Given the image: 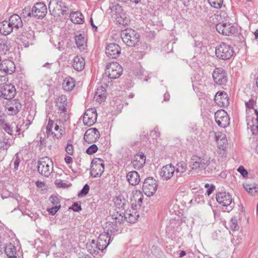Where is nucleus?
Listing matches in <instances>:
<instances>
[{"label":"nucleus","instance_id":"obj_1","mask_svg":"<svg viewBox=\"0 0 258 258\" xmlns=\"http://www.w3.org/2000/svg\"><path fill=\"white\" fill-rule=\"evenodd\" d=\"M49 9L50 12H52L51 14L53 16H60V15H69L70 16H72V15H79L80 16H83L80 12L78 11H72L69 9L68 7L64 6V4L60 1L56 2V6L55 7H53L52 6V2H50L49 5Z\"/></svg>","mask_w":258,"mask_h":258},{"label":"nucleus","instance_id":"obj_2","mask_svg":"<svg viewBox=\"0 0 258 258\" xmlns=\"http://www.w3.org/2000/svg\"><path fill=\"white\" fill-rule=\"evenodd\" d=\"M122 67L116 62H113L108 64L105 69V73L103 75L102 83L106 85V83L104 82L107 78L110 79H115L118 78L122 74Z\"/></svg>","mask_w":258,"mask_h":258},{"label":"nucleus","instance_id":"obj_3","mask_svg":"<svg viewBox=\"0 0 258 258\" xmlns=\"http://www.w3.org/2000/svg\"><path fill=\"white\" fill-rule=\"evenodd\" d=\"M234 53L233 47L225 42H221L215 48L216 55L220 59H229L233 56Z\"/></svg>","mask_w":258,"mask_h":258},{"label":"nucleus","instance_id":"obj_4","mask_svg":"<svg viewBox=\"0 0 258 258\" xmlns=\"http://www.w3.org/2000/svg\"><path fill=\"white\" fill-rule=\"evenodd\" d=\"M121 37L123 42L128 46H134L139 41L140 35L132 29L122 30Z\"/></svg>","mask_w":258,"mask_h":258},{"label":"nucleus","instance_id":"obj_5","mask_svg":"<svg viewBox=\"0 0 258 258\" xmlns=\"http://www.w3.org/2000/svg\"><path fill=\"white\" fill-rule=\"evenodd\" d=\"M38 171L45 177H48L53 170V163L48 157L41 158L38 162Z\"/></svg>","mask_w":258,"mask_h":258},{"label":"nucleus","instance_id":"obj_6","mask_svg":"<svg viewBox=\"0 0 258 258\" xmlns=\"http://www.w3.org/2000/svg\"><path fill=\"white\" fill-rule=\"evenodd\" d=\"M67 97L65 95H61L56 99V106L58 109V113L60 120L66 122L69 118L67 106Z\"/></svg>","mask_w":258,"mask_h":258},{"label":"nucleus","instance_id":"obj_7","mask_svg":"<svg viewBox=\"0 0 258 258\" xmlns=\"http://www.w3.org/2000/svg\"><path fill=\"white\" fill-rule=\"evenodd\" d=\"M216 200L219 204L226 207V209L228 212L232 211L234 208V203H232V196L228 192H219L216 195Z\"/></svg>","mask_w":258,"mask_h":258},{"label":"nucleus","instance_id":"obj_8","mask_svg":"<svg viewBox=\"0 0 258 258\" xmlns=\"http://www.w3.org/2000/svg\"><path fill=\"white\" fill-rule=\"evenodd\" d=\"M157 182L152 177H149L146 178L143 183V191L148 197L153 196L157 190Z\"/></svg>","mask_w":258,"mask_h":258},{"label":"nucleus","instance_id":"obj_9","mask_svg":"<svg viewBox=\"0 0 258 258\" xmlns=\"http://www.w3.org/2000/svg\"><path fill=\"white\" fill-rule=\"evenodd\" d=\"M104 171V164L101 158H94L92 160L91 166V175L94 177H100Z\"/></svg>","mask_w":258,"mask_h":258},{"label":"nucleus","instance_id":"obj_10","mask_svg":"<svg viewBox=\"0 0 258 258\" xmlns=\"http://www.w3.org/2000/svg\"><path fill=\"white\" fill-rule=\"evenodd\" d=\"M217 31L224 35L229 36L237 32V28L234 24L227 23H219L216 25Z\"/></svg>","mask_w":258,"mask_h":258},{"label":"nucleus","instance_id":"obj_11","mask_svg":"<svg viewBox=\"0 0 258 258\" xmlns=\"http://www.w3.org/2000/svg\"><path fill=\"white\" fill-rule=\"evenodd\" d=\"M112 230L113 229L109 228L107 232H104L99 235L97 241H96L98 245V250L102 251L109 244L111 241V234L109 231L111 233Z\"/></svg>","mask_w":258,"mask_h":258},{"label":"nucleus","instance_id":"obj_12","mask_svg":"<svg viewBox=\"0 0 258 258\" xmlns=\"http://www.w3.org/2000/svg\"><path fill=\"white\" fill-rule=\"evenodd\" d=\"M0 93V100L3 99L10 100L15 97L16 90L15 86L11 83L5 84L2 87Z\"/></svg>","mask_w":258,"mask_h":258},{"label":"nucleus","instance_id":"obj_13","mask_svg":"<svg viewBox=\"0 0 258 258\" xmlns=\"http://www.w3.org/2000/svg\"><path fill=\"white\" fill-rule=\"evenodd\" d=\"M215 118L216 123L220 127L225 128L230 124V117L223 109L217 111L215 113Z\"/></svg>","mask_w":258,"mask_h":258},{"label":"nucleus","instance_id":"obj_14","mask_svg":"<svg viewBox=\"0 0 258 258\" xmlns=\"http://www.w3.org/2000/svg\"><path fill=\"white\" fill-rule=\"evenodd\" d=\"M54 124V121L49 119L48 122V124L46 126V134L47 136H49L50 135L52 136L53 138L59 139L61 137L62 135L64 133V129L60 128L59 125L57 124H55L54 126V131H52V127Z\"/></svg>","mask_w":258,"mask_h":258},{"label":"nucleus","instance_id":"obj_15","mask_svg":"<svg viewBox=\"0 0 258 258\" xmlns=\"http://www.w3.org/2000/svg\"><path fill=\"white\" fill-rule=\"evenodd\" d=\"M212 77L214 82L219 85H225L227 81L226 73L222 68H216L213 72Z\"/></svg>","mask_w":258,"mask_h":258},{"label":"nucleus","instance_id":"obj_16","mask_svg":"<svg viewBox=\"0 0 258 258\" xmlns=\"http://www.w3.org/2000/svg\"><path fill=\"white\" fill-rule=\"evenodd\" d=\"M215 102L220 107H225L229 105L230 101L227 93L223 91H218L214 97Z\"/></svg>","mask_w":258,"mask_h":258},{"label":"nucleus","instance_id":"obj_17","mask_svg":"<svg viewBox=\"0 0 258 258\" xmlns=\"http://www.w3.org/2000/svg\"><path fill=\"white\" fill-rule=\"evenodd\" d=\"M100 137L98 130L96 128H90L85 133L84 141L88 144H91L97 141Z\"/></svg>","mask_w":258,"mask_h":258},{"label":"nucleus","instance_id":"obj_18","mask_svg":"<svg viewBox=\"0 0 258 258\" xmlns=\"http://www.w3.org/2000/svg\"><path fill=\"white\" fill-rule=\"evenodd\" d=\"M97 114L96 110L93 109H88L84 114L83 122L86 125L91 126L96 121Z\"/></svg>","mask_w":258,"mask_h":258},{"label":"nucleus","instance_id":"obj_19","mask_svg":"<svg viewBox=\"0 0 258 258\" xmlns=\"http://www.w3.org/2000/svg\"><path fill=\"white\" fill-rule=\"evenodd\" d=\"M121 52V48L119 45L116 43H110L106 47L105 53L107 56L111 58H116Z\"/></svg>","mask_w":258,"mask_h":258},{"label":"nucleus","instance_id":"obj_20","mask_svg":"<svg viewBox=\"0 0 258 258\" xmlns=\"http://www.w3.org/2000/svg\"><path fill=\"white\" fill-rule=\"evenodd\" d=\"M125 218L128 223H134L139 217V213L137 209L134 207V203H132L130 209H127L124 212Z\"/></svg>","mask_w":258,"mask_h":258},{"label":"nucleus","instance_id":"obj_21","mask_svg":"<svg viewBox=\"0 0 258 258\" xmlns=\"http://www.w3.org/2000/svg\"><path fill=\"white\" fill-rule=\"evenodd\" d=\"M175 167L171 164L163 166L160 171V176L165 180L170 179L174 175Z\"/></svg>","mask_w":258,"mask_h":258},{"label":"nucleus","instance_id":"obj_22","mask_svg":"<svg viewBox=\"0 0 258 258\" xmlns=\"http://www.w3.org/2000/svg\"><path fill=\"white\" fill-rule=\"evenodd\" d=\"M47 8L43 3H37L32 8V16H46Z\"/></svg>","mask_w":258,"mask_h":258},{"label":"nucleus","instance_id":"obj_23","mask_svg":"<svg viewBox=\"0 0 258 258\" xmlns=\"http://www.w3.org/2000/svg\"><path fill=\"white\" fill-rule=\"evenodd\" d=\"M8 113L10 115H15L18 113L22 108L21 103L19 99H14L10 101V106L7 104Z\"/></svg>","mask_w":258,"mask_h":258},{"label":"nucleus","instance_id":"obj_24","mask_svg":"<svg viewBox=\"0 0 258 258\" xmlns=\"http://www.w3.org/2000/svg\"><path fill=\"white\" fill-rule=\"evenodd\" d=\"M192 160L193 161L192 164V169H203L210 164L209 160L207 158H201L199 157H194Z\"/></svg>","mask_w":258,"mask_h":258},{"label":"nucleus","instance_id":"obj_25","mask_svg":"<svg viewBox=\"0 0 258 258\" xmlns=\"http://www.w3.org/2000/svg\"><path fill=\"white\" fill-rule=\"evenodd\" d=\"M0 70L3 71L7 74H12L16 70L14 62L10 59H5L0 64Z\"/></svg>","mask_w":258,"mask_h":258},{"label":"nucleus","instance_id":"obj_26","mask_svg":"<svg viewBox=\"0 0 258 258\" xmlns=\"http://www.w3.org/2000/svg\"><path fill=\"white\" fill-rule=\"evenodd\" d=\"M256 118L248 117L246 119L247 128L250 129L252 134H258V111L254 110Z\"/></svg>","mask_w":258,"mask_h":258},{"label":"nucleus","instance_id":"obj_27","mask_svg":"<svg viewBox=\"0 0 258 258\" xmlns=\"http://www.w3.org/2000/svg\"><path fill=\"white\" fill-rule=\"evenodd\" d=\"M21 125L16 123L15 122H13L11 124L7 122L4 123L2 128L9 135L12 136L13 135L14 131L15 130L17 135L20 134Z\"/></svg>","mask_w":258,"mask_h":258},{"label":"nucleus","instance_id":"obj_28","mask_svg":"<svg viewBox=\"0 0 258 258\" xmlns=\"http://www.w3.org/2000/svg\"><path fill=\"white\" fill-rule=\"evenodd\" d=\"M14 143V140L8 137L5 133L0 135V150L7 151Z\"/></svg>","mask_w":258,"mask_h":258},{"label":"nucleus","instance_id":"obj_29","mask_svg":"<svg viewBox=\"0 0 258 258\" xmlns=\"http://www.w3.org/2000/svg\"><path fill=\"white\" fill-rule=\"evenodd\" d=\"M126 177L130 184L133 186L138 184L141 180L140 176L136 171L128 172Z\"/></svg>","mask_w":258,"mask_h":258},{"label":"nucleus","instance_id":"obj_30","mask_svg":"<svg viewBox=\"0 0 258 258\" xmlns=\"http://www.w3.org/2000/svg\"><path fill=\"white\" fill-rule=\"evenodd\" d=\"M85 59L80 55H77L73 60L72 66L77 71H82L85 68Z\"/></svg>","mask_w":258,"mask_h":258},{"label":"nucleus","instance_id":"obj_31","mask_svg":"<svg viewBox=\"0 0 258 258\" xmlns=\"http://www.w3.org/2000/svg\"><path fill=\"white\" fill-rule=\"evenodd\" d=\"M2 247L3 251H4L8 257L16 255V247L12 243H3Z\"/></svg>","mask_w":258,"mask_h":258},{"label":"nucleus","instance_id":"obj_32","mask_svg":"<svg viewBox=\"0 0 258 258\" xmlns=\"http://www.w3.org/2000/svg\"><path fill=\"white\" fill-rule=\"evenodd\" d=\"M13 27L10 20H4L0 23V33L6 36L10 34L13 31Z\"/></svg>","mask_w":258,"mask_h":258},{"label":"nucleus","instance_id":"obj_33","mask_svg":"<svg viewBox=\"0 0 258 258\" xmlns=\"http://www.w3.org/2000/svg\"><path fill=\"white\" fill-rule=\"evenodd\" d=\"M143 195L142 192L139 190H136L133 192V199L132 200V203H134V207L138 209V207L140 208L143 200Z\"/></svg>","mask_w":258,"mask_h":258},{"label":"nucleus","instance_id":"obj_34","mask_svg":"<svg viewBox=\"0 0 258 258\" xmlns=\"http://www.w3.org/2000/svg\"><path fill=\"white\" fill-rule=\"evenodd\" d=\"M146 156L143 153L137 154L135 157L132 163L134 167L137 166L138 168L143 167L145 163Z\"/></svg>","mask_w":258,"mask_h":258},{"label":"nucleus","instance_id":"obj_35","mask_svg":"<svg viewBox=\"0 0 258 258\" xmlns=\"http://www.w3.org/2000/svg\"><path fill=\"white\" fill-rule=\"evenodd\" d=\"M95 96L96 100L99 103L104 101L106 99V89L103 86L98 87L95 92Z\"/></svg>","mask_w":258,"mask_h":258},{"label":"nucleus","instance_id":"obj_36","mask_svg":"<svg viewBox=\"0 0 258 258\" xmlns=\"http://www.w3.org/2000/svg\"><path fill=\"white\" fill-rule=\"evenodd\" d=\"M76 44L80 50H84L86 46V40L82 34L77 35L75 37Z\"/></svg>","mask_w":258,"mask_h":258},{"label":"nucleus","instance_id":"obj_37","mask_svg":"<svg viewBox=\"0 0 258 258\" xmlns=\"http://www.w3.org/2000/svg\"><path fill=\"white\" fill-rule=\"evenodd\" d=\"M124 213H121L119 212H115L111 215L113 221L111 222L112 224L119 223L123 222L126 218H125Z\"/></svg>","mask_w":258,"mask_h":258},{"label":"nucleus","instance_id":"obj_38","mask_svg":"<svg viewBox=\"0 0 258 258\" xmlns=\"http://www.w3.org/2000/svg\"><path fill=\"white\" fill-rule=\"evenodd\" d=\"M86 248L88 252L92 255H97L98 253V245L95 240H92L91 242L86 244Z\"/></svg>","mask_w":258,"mask_h":258},{"label":"nucleus","instance_id":"obj_39","mask_svg":"<svg viewBox=\"0 0 258 258\" xmlns=\"http://www.w3.org/2000/svg\"><path fill=\"white\" fill-rule=\"evenodd\" d=\"M187 169L186 164L183 162H180L176 164L175 167V172L176 177H179L182 174L184 173Z\"/></svg>","mask_w":258,"mask_h":258},{"label":"nucleus","instance_id":"obj_40","mask_svg":"<svg viewBox=\"0 0 258 258\" xmlns=\"http://www.w3.org/2000/svg\"><path fill=\"white\" fill-rule=\"evenodd\" d=\"M75 85L74 80L71 77L66 78V79L63 80L62 85L63 88L67 91H72L74 88Z\"/></svg>","mask_w":258,"mask_h":258},{"label":"nucleus","instance_id":"obj_41","mask_svg":"<svg viewBox=\"0 0 258 258\" xmlns=\"http://www.w3.org/2000/svg\"><path fill=\"white\" fill-rule=\"evenodd\" d=\"M110 13L112 16H122L124 15V11L121 6L119 4H116L112 6L110 9Z\"/></svg>","mask_w":258,"mask_h":258},{"label":"nucleus","instance_id":"obj_42","mask_svg":"<svg viewBox=\"0 0 258 258\" xmlns=\"http://www.w3.org/2000/svg\"><path fill=\"white\" fill-rule=\"evenodd\" d=\"M243 187L251 195L254 196L258 192V185L253 183L243 184Z\"/></svg>","mask_w":258,"mask_h":258},{"label":"nucleus","instance_id":"obj_43","mask_svg":"<svg viewBox=\"0 0 258 258\" xmlns=\"http://www.w3.org/2000/svg\"><path fill=\"white\" fill-rule=\"evenodd\" d=\"M10 22L13 28L18 29L23 26V22L21 17H9Z\"/></svg>","mask_w":258,"mask_h":258},{"label":"nucleus","instance_id":"obj_44","mask_svg":"<svg viewBox=\"0 0 258 258\" xmlns=\"http://www.w3.org/2000/svg\"><path fill=\"white\" fill-rule=\"evenodd\" d=\"M116 22L119 26H127L130 23V17H116Z\"/></svg>","mask_w":258,"mask_h":258},{"label":"nucleus","instance_id":"obj_45","mask_svg":"<svg viewBox=\"0 0 258 258\" xmlns=\"http://www.w3.org/2000/svg\"><path fill=\"white\" fill-rule=\"evenodd\" d=\"M9 49L7 41L3 39L0 40V54H5Z\"/></svg>","mask_w":258,"mask_h":258},{"label":"nucleus","instance_id":"obj_46","mask_svg":"<svg viewBox=\"0 0 258 258\" xmlns=\"http://www.w3.org/2000/svg\"><path fill=\"white\" fill-rule=\"evenodd\" d=\"M101 20L99 19V17H91L90 22L93 28H95V30L97 29L96 25H100L101 23Z\"/></svg>","mask_w":258,"mask_h":258},{"label":"nucleus","instance_id":"obj_47","mask_svg":"<svg viewBox=\"0 0 258 258\" xmlns=\"http://www.w3.org/2000/svg\"><path fill=\"white\" fill-rule=\"evenodd\" d=\"M210 5L216 9L221 8L223 4V0H208Z\"/></svg>","mask_w":258,"mask_h":258},{"label":"nucleus","instance_id":"obj_48","mask_svg":"<svg viewBox=\"0 0 258 258\" xmlns=\"http://www.w3.org/2000/svg\"><path fill=\"white\" fill-rule=\"evenodd\" d=\"M216 142L218 145L223 149L226 147L227 140L225 137H223L221 139L220 137H217Z\"/></svg>","mask_w":258,"mask_h":258},{"label":"nucleus","instance_id":"obj_49","mask_svg":"<svg viewBox=\"0 0 258 258\" xmlns=\"http://www.w3.org/2000/svg\"><path fill=\"white\" fill-rule=\"evenodd\" d=\"M89 189V186L87 184H86L79 192L78 197L81 198L86 196L88 194Z\"/></svg>","mask_w":258,"mask_h":258},{"label":"nucleus","instance_id":"obj_50","mask_svg":"<svg viewBox=\"0 0 258 258\" xmlns=\"http://www.w3.org/2000/svg\"><path fill=\"white\" fill-rule=\"evenodd\" d=\"M12 162H13L14 164V169L15 170H17L18 169V167L20 163L19 153H17L15 155V156L13 158Z\"/></svg>","mask_w":258,"mask_h":258},{"label":"nucleus","instance_id":"obj_51","mask_svg":"<svg viewBox=\"0 0 258 258\" xmlns=\"http://www.w3.org/2000/svg\"><path fill=\"white\" fill-rule=\"evenodd\" d=\"M229 224L230 225V228L232 230L235 231L238 229V226L236 217L232 218L229 223Z\"/></svg>","mask_w":258,"mask_h":258},{"label":"nucleus","instance_id":"obj_52","mask_svg":"<svg viewBox=\"0 0 258 258\" xmlns=\"http://www.w3.org/2000/svg\"><path fill=\"white\" fill-rule=\"evenodd\" d=\"M98 150V147L96 145L93 144L89 147L86 150V153L88 155H92L95 153Z\"/></svg>","mask_w":258,"mask_h":258},{"label":"nucleus","instance_id":"obj_53","mask_svg":"<svg viewBox=\"0 0 258 258\" xmlns=\"http://www.w3.org/2000/svg\"><path fill=\"white\" fill-rule=\"evenodd\" d=\"M50 202L52 204L53 206H56L57 205H60V202L57 197L51 195L49 199Z\"/></svg>","mask_w":258,"mask_h":258},{"label":"nucleus","instance_id":"obj_54","mask_svg":"<svg viewBox=\"0 0 258 258\" xmlns=\"http://www.w3.org/2000/svg\"><path fill=\"white\" fill-rule=\"evenodd\" d=\"M71 21L74 24H80L84 22V17H70Z\"/></svg>","mask_w":258,"mask_h":258},{"label":"nucleus","instance_id":"obj_55","mask_svg":"<svg viewBox=\"0 0 258 258\" xmlns=\"http://www.w3.org/2000/svg\"><path fill=\"white\" fill-rule=\"evenodd\" d=\"M66 151L70 155H72L73 154V146L70 141H68L67 143V146L66 147Z\"/></svg>","mask_w":258,"mask_h":258},{"label":"nucleus","instance_id":"obj_56","mask_svg":"<svg viewBox=\"0 0 258 258\" xmlns=\"http://www.w3.org/2000/svg\"><path fill=\"white\" fill-rule=\"evenodd\" d=\"M31 10L32 8L30 7H25L23 10L22 16H32Z\"/></svg>","mask_w":258,"mask_h":258},{"label":"nucleus","instance_id":"obj_57","mask_svg":"<svg viewBox=\"0 0 258 258\" xmlns=\"http://www.w3.org/2000/svg\"><path fill=\"white\" fill-rule=\"evenodd\" d=\"M226 8L224 7L221 8L220 10L217 11L216 13L214 14V16H227V12L226 11Z\"/></svg>","mask_w":258,"mask_h":258},{"label":"nucleus","instance_id":"obj_58","mask_svg":"<svg viewBox=\"0 0 258 258\" xmlns=\"http://www.w3.org/2000/svg\"><path fill=\"white\" fill-rule=\"evenodd\" d=\"M69 209L74 212H79L82 210L81 203L79 204L78 203H74Z\"/></svg>","mask_w":258,"mask_h":258},{"label":"nucleus","instance_id":"obj_59","mask_svg":"<svg viewBox=\"0 0 258 258\" xmlns=\"http://www.w3.org/2000/svg\"><path fill=\"white\" fill-rule=\"evenodd\" d=\"M60 208V205H57L56 206H53L51 208H48L47 209V211L49 214H50L52 215H54L56 212L58 211V210Z\"/></svg>","mask_w":258,"mask_h":258},{"label":"nucleus","instance_id":"obj_60","mask_svg":"<svg viewBox=\"0 0 258 258\" xmlns=\"http://www.w3.org/2000/svg\"><path fill=\"white\" fill-rule=\"evenodd\" d=\"M166 10L165 8L162 5L159 6L158 9L155 11V15H163Z\"/></svg>","mask_w":258,"mask_h":258},{"label":"nucleus","instance_id":"obj_61","mask_svg":"<svg viewBox=\"0 0 258 258\" xmlns=\"http://www.w3.org/2000/svg\"><path fill=\"white\" fill-rule=\"evenodd\" d=\"M237 171L239 172L244 178L246 177L248 175V172L247 170L242 166H240L238 168Z\"/></svg>","mask_w":258,"mask_h":258},{"label":"nucleus","instance_id":"obj_62","mask_svg":"<svg viewBox=\"0 0 258 258\" xmlns=\"http://www.w3.org/2000/svg\"><path fill=\"white\" fill-rule=\"evenodd\" d=\"M151 133V136L153 138H156L157 137H159L160 135L159 132L158 131V128L157 127L155 128L154 130H153Z\"/></svg>","mask_w":258,"mask_h":258},{"label":"nucleus","instance_id":"obj_63","mask_svg":"<svg viewBox=\"0 0 258 258\" xmlns=\"http://www.w3.org/2000/svg\"><path fill=\"white\" fill-rule=\"evenodd\" d=\"M254 104V101L253 99L249 100L245 103L246 106L249 108H252Z\"/></svg>","mask_w":258,"mask_h":258},{"label":"nucleus","instance_id":"obj_64","mask_svg":"<svg viewBox=\"0 0 258 258\" xmlns=\"http://www.w3.org/2000/svg\"><path fill=\"white\" fill-rule=\"evenodd\" d=\"M215 186L212 184L211 185L210 187L207 189V194L208 196H210L215 190Z\"/></svg>","mask_w":258,"mask_h":258}]
</instances>
